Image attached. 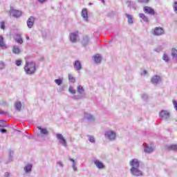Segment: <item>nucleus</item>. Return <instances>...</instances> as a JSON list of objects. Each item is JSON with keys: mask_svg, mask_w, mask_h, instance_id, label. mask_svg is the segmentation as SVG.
<instances>
[{"mask_svg": "<svg viewBox=\"0 0 177 177\" xmlns=\"http://www.w3.org/2000/svg\"><path fill=\"white\" fill-rule=\"evenodd\" d=\"M0 132L1 133H6L7 131L5 129H0Z\"/></svg>", "mask_w": 177, "mask_h": 177, "instance_id": "37998d69", "label": "nucleus"}, {"mask_svg": "<svg viewBox=\"0 0 177 177\" xmlns=\"http://www.w3.org/2000/svg\"><path fill=\"white\" fill-rule=\"evenodd\" d=\"M173 9L175 13H177V1H174L173 3Z\"/></svg>", "mask_w": 177, "mask_h": 177, "instance_id": "c85d7f7f", "label": "nucleus"}, {"mask_svg": "<svg viewBox=\"0 0 177 177\" xmlns=\"http://www.w3.org/2000/svg\"><path fill=\"white\" fill-rule=\"evenodd\" d=\"M15 109H16L17 110H18L19 111H20L21 110V102H15Z\"/></svg>", "mask_w": 177, "mask_h": 177, "instance_id": "bb28decb", "label": "nucleus"}, {"mask_svg": "<svg viewBox=\"0 0 177 177\" xmlns=\"http://www.w3.org/2000/svg\"><path fill=\"white\" fill-rule=\"evenodd\" d=\"M164 48H162V46H159L156 48L154 49L155 52H161Z\"/></svg>", "mask_w": 177, "mask_h": 177, "instance_id": "f704fd0d", "label": "nucleus"}, {"mask_svg": "<svg viewBox=\"0 0 177 177\" xmlns=\"http://www.w3.org/2000/svg\"><path fill=\"white\" fill-rule=\"evenodd\" d=\"M77 92V93H82V92H84V87H82V86H78Z\"/></svg>", "mask_w": 177, "mask_h": 177, "instance_id": "7c9ffc66", "label": "nucleus"}, {"mask_svg": "<svg viewBox=\"0 0 177 177\" xmlns=\"http://www.w3.org/2000/svg\"><path fill=\"white\" fill-rule=\"evenodd\" d=\"M69 39L71 42H73V44L78 42V40L80 39V37L78 36V32L70 33Z\"/></svg>", "mask_w": 177, "mask_h": 177, "instance_id": "f03ea898", "label": "nucleus"}, {"mask_svg": "<svg viewBox=\"0 0 177 177\" xmlns=\"http://www.w3.org/2000/svg\"><path fill=\"white\" fill-rule=\"evenodd\" d=\"M68 92H70V93H72V95H75V90H74V88H73V86H70L68 88Z\"/></svg>", "mask_w": 177, "mask_h": 177, "instance_id": "473e14b6", "label": "nucleus"}, {"mask_svg": "<svg viewBox=\"0 0 177 177\" xmlns=\"http://www.w3.org/2000/svg\"><path fill=\"white\" fill-rule=\"evenodd\" d=\"M81 44L84 46H86L87 45L89 44V38L88 37V36H84L82 37V41H81Z\"/></svg>", "mask_w": 177, "mask_h": 177, "instance_id": "4468645a", "label": "nucleus"}, {"mask_svg": "<svg viewBox=\"0 0 177 177\" xmlns=\"http://www.w3.org/2000/svg\"><path fill=\"white\" fill-rule=\"evenodd\" d=\"M105 136L106 138H108L109 140H114V139L117 138V134H115V132L113 131H109L105 133Z\"/></svg>", "mask_w": 177, "mask_h": 177, "instance_id": "423d86ee", "label": "nucleus"}, {"mask_svg": "<svg viewBox=\"0 0 177 177\" xmlns=\"http://www.w3.org/2000/svg\"><path fill=\"white\" fill-rule=\"evenodd\" d=\"M37 129H39L41 135H44L45 136H48L49 135V131L46 128H41V127H37Z\"/></svg>", "mask_w": 177, "mask_h": 177, "instance_id": "2eb2a0df", "label": "nucleus"}, {"mask_svg": "<svg viewBox=\"0 0 177 177\" xmlns=\"http://www.w3.org/2000/svg\"><path fill=\"white\" fill-rule=\"evenodd\" d=\"M35 21V19L33 17H29V19L27 21V26L28 27V28H32Z\"/></svg>", "mask_w": 177, "mask_h": 177, "instance_id": "1a4fd4ad", "label": "nucleus"}, {"mask_svg": "<svg viewBox=\"0 0 177 177\" xmlns=\"http://www.w3.org/2000/svg\"><path fill=\"white\" fill-rule=\"evenodd\" d=\"M11 10V15L12 16H13V17H20V16H21V11L20 10H17L15 9H10Z\"/></svg>", "mask_w": 177, "mask_h": 177, "instance_id": "6e6552de", "label": "nucleus"}, {"mask_svg": "<svg viewBox=\"0 0 177 177\" xmlns=\"http://www.w3.org/2000/svg\"><path fill=\"white\" fill-rule=\"evenodd\" d=\"M102 1V3H104V0H100Z\"/></svg>", "mask_w": 177, "mask_h": 177, "instance_id": "864d4df0", "label": "nucleus"}, {"mask_svg": "<svg viewBox=\"0 0 177 177\" xmlns=\"http://www.w3.org/2000/svg\"><path fill=\"white\" fill-rule=\"evenodd\" d=\"M160 81H161V77L160 76H158V75L153 76L151 79V82H152V84H154L156 85H157V84H158V82Z\"/></svg>", "mask_w": 177, "mask_h": 177, "instance_id": "f8f14e48", "label": "nucleus"}, {"mask_svg": "<svg viewBox=\"0 0 177 177\" xmlns=\"http://www.w3.org/2000/svg\"><path fill=\"white\" fill-rule=\"evenodd\" d=\"M153 35L160 37V35H162V34H164V29L162 28L156 27L153 30Z\"/></svg>", "mask_w": 177, "mask_h": 177, "instance_id": "0eeeda50", "label": "nucleus"}, {"mask_svg": "<svg viewBox=\"0 0 177 177\" xmlns=\"http://www.w3.org/2000/svg\"><path fill=\"white\" fill-rule=\"evenodd\" d=\"M139 17L143 20L145 23H149V18L147 16H145V14L143 13H140L139 14Z\"/></svg>", "mask_w": 177, "mask_h": 177, "instance_id": "412c9836", "label": "nucleus"}, {"mask_svg": "<svg viewBox=\"0 0 177 177\" xmlns=\"http://www.w3.org/2000/svg\"><path fill=\"white\" fill-rule=\"evenodd\" d=\"M130 172L133 175V176H136V177L143 176V171H140L139 168L130 169Z\"/></svg>", "mask_w": 177, "mask_h": 177, "instance_id": "f257e3e1", "label": "nucleus"}, {"mask_svg": "<svg viewBox=\"0 0 177 177\" xmlns=\"http://www.w3.org/2000/svg\"><path fill=\"white\" fill-rule=\"evenodd\" d=\"M31 169H32V165L28 164L24 167V171L26 172H31Z\"/></svg>", "mask_w": 177, "mask_h": 177, "instance_id": "a878e982", "label": "nucleus"}, {"mask_svg": "<svg viewBox=\"0 0 177 177\" xmlns=\"http://www.w3.org/2000/svg\"><path fill=\"white\" fill-rule=\"evenodd\" d=\"M125 16L127 18L128 24H133V16H132L129 14H126Z\"/></svg>", "mask_w": 177, "mask_h": 177, "instance_id": "a211bd4d", "label": "nucleus"}, {"mask_svg": "<svg viewBox=\"0 0 177 177\" xmlns=\"http://www.w3.org/2000/svg\"><path fill=\"white\" fill-rule=\"evenodd\" d=\"M14 39L15 42H17V44H23V38L21 37V35L17 34L14 37Z\"/></svg>", "mask_w": 177, "mask_h": 177, "instance_id": "dca6fc26", "label": "nucleus"}, {"mask_svg": "<svg viewBox=\"0 0 177 177\" xmlns=\"http://www.w3.org/2000/svg\"><path fill=\"white\" fill-rule=\"evenodd\" d=\"M94 62H95V63H100V62H102V56L100 54H97L94 56Z\"/></svg>", "mask_w": 177, "mask_h": 177, "instance_id": "4be33fe9", "label": "nucleus"}, {"mask_svg": "<svg viewBox=\"0 0 177 177\" xmlns=\"http://www.w3.org/2000/svg\"><path fill=\"white\" fill-rule=\"evenodd\" d=\"M59 165H60L61 167H63V164H62V162H58Z\"/></svg>", "mask_w": 177, "mask_h": 177, "instance_id": "09e8293b", "label": "nucleus"}, {"mask_svg": "<svg viewBox=\"0 0 177 177\" xmlns=\"http://www.w3.org/2000/svg\"><path fill=\"white\" fill-rule=\"evenodd\" d=\"M171 57L172 59L174 60V62H175L176 63H177V50L175 48H171Z\"/></svg>", "mask_w": 177, "mask_h": 177, "instance_id": "9d476101", "label": "nucleus"}, {"mask_svg": "<svg viewBox=\"0 0 177 177\" xmlns=\"http://www.w3.org/2000/svg\"><path fill=\"white\" fill-rule=\"evenodd\" d=\"M149 0H138L140 3H149Z\"/></svg>", "mask_w": 177, "mask_h": 177, "instance_id": "ea45409f", "label": "nucleus"}, {"mask_svg": "<svg viewBox=\"0 0 177 177\" xmlns=\"http://www.w3.org/2000/svg\"><path fill=\"white\" fill-rule=\"evenodd\" d=\"M26 39H27V41L30 40V37L27 36Z\"/></svg>", "mask_w": 177, "mask_h": 177, "instance_id": "8fccbe9b", "label": "nucleus"}, {"mask_svg": "<svg viewBox=\"0 0 177 177\" xmlns=\"http://www.w3.org/2000/svg\"><path fill=\"white\" fill-rule=\"evenodd\" d=\"M25 71L26 74H34L35 72V67H27Z\"/></svg>", "mask_w": 177, "mask_h": 177, "instance_id": "6ab92c4d", "label": "nucleus"}, {"mask_svg": "<svg viewBox=\"0 0 177 177\" xmlns=\"http://www.w3.org/2000/svg\"><path fill=\"white\" fill-rule=\"evenodd\" d=\"M162 60L166 62V63H168V62H169V56H168L167 53H164L162 55Z\"/></svg>", "mask_w": 177, "mask_h": 177, "instance_id": "cd10ccee", "label": "nucleus"}, {"mask_svg": "<svg viewBox=\"0 0 177 177\" xmlns=\"http://www.w3.org/2000/svg\"><path fill=\"white\" fill-rule=\"evenodd\" d=\"M55 84H57V85L60 86L62 85V84L63 83V80H60V79H56L55 80Z\"/></svg>", "mask_w": 177, "mask_h": 177, "instance_id": "c9c22d12", "label": "nucleus"}, {"mask_svg": "<svg viewBox=\"0 0 177 177\" xmlns=\"http://www.w3.org/2000/svg\"><path fill=\"white\" fill-rule=\"evenodd\" d=\"M57 139L59 140L61 145H63L64 146H66V142L64 139V137H63V135L62 134H57Z\"/></svg>", "mask_w": 177, "mask_h": 177, "instance_id": "9b49d317", "label": "nucleus"}, {"mask_svg": "<svg viewBox=\"0 0 177 177\" xmlns=\"http://www.w3.org/2000/svg\"><path fill=\"white\" fill-rule=\"evenodd\" d=\"M81 68H82L81 67H78L77 71H80V70H81Z\"/></svg>", "mask_w": 177, "mask_h": 177, "instance_id": "3c124183", "label": "nucleus"}, {"mask_svg": "<svg viewBox=\"0 0 177 177\" xmlns=\"http://www.w3.org/2000/svg\"><path fill=\"white\" fill-rule=\"evenodd\" d=\"M89 140L91 143H95V138L93 136L89 137Z\"/></svg>", "mask_w": 177, "mask_h": 177, "instance_id": "79ce46f5", "label": "nucleus"}, {"mask_svg": "<svg viewBox=\"0 0 177 177\" xmlns=\"http://www.w3.org/2000/svg\"><path fill=\"white\" fill-rule=\"evenodd\" d=\"M0 48L3 49H6V44L3 42V37L0 36Z\"/></svg>", "mask_w": 177, "mask_h": 177, "instance_id": "b1692460", "label": "nucleus"}, {"mask_svg": "<svg viewBox=\"0 0 177 177\" xmlns=\"http://www.w3.org/2000/svg\"><path fill=\"white\" fill-rule=\"evenodd\" d=\"M12 52L15 55H19V53H20V48H19L17 46H14L12 47Z\"/></svg>", "mask_w": 177, "mask_h": 177, "instance_id": "393cba45", "label": "nucleus"}, {"mask_svg": "<svg viewBox=\"0 0 177 177\" xmlns=\"http://www.w3.org/2000/svg\"><path fill=\"white\" fill-rule=\"evenodd\" d=\"M25 67H35L34 61H26Z\"/></svg>", "mask_w": 177, "mask_h": 177, "instance_id": "5701e85b", "label": "nucleus"}, {"mask_svg": "<svg viewBox=\"0 0 177 177\" xmlns=\"http://www.w3.org/2000/svg\"><path fill=\"white\" fill-rule=\"evenodd\" d=\"M144 150H145V153H152L153 148L149 147H146Z\"/></svg>", "mask_w": 177, "mask_h": 177, "instance_id": "2f4dec72", "label": "nucleus"}, {"mask_svg": "<svg viewBox=\"0 0 177 177\" xmlns=\"http://www.w3.org/2000/svg\"><path fill=\"white\" fill-rule=\"evenodd\" d=\"M127 5L129 8H131V6L135 5V2L131 1H127Z\"/></svg>", "mask_w": 177, "mask_h": 177, "instance_id": "72a5a7b5", "label": "nucleus"}, {"mask_svg": "<svg viewBox=\"0 0 177 177\" xmlns=\"http://www.w3.org/2000/svg\"><path fill=\"white\" fill-rule=\"evenodd\" d=\"M82 17H83L84 21H88V10L86 8H84L82 10Z\"/></svg>", "mask_w": 177, "mask_h": 177, "instance_id": "ddd939ff", "label": "nucleus"}, {"mask_svg": "<svg viewBox=\"0 0 177 177\" xmlns=\"http://www.w3.org/2000/svg\"><path fill=\"white\" fill-rule=\"evenodd\" d=\"M170 115H171V114L167 111L162 110L159 113L160 118H163L165 120H168V118H169Z\"/></svg>", "mask_w": 177, "mask_h": 177, "instance_id": "20e7f679", "label": "nucleus"}, {"mask_svg": "<svg viewBox=\"0 0 177 177\" xmlns=\"http://www.w3.org/2000/svg\"><path fill=\"white\" fill-rule=\"evenodd\" d=\"M167 150L171 151L173 150V151H177V145L173 144L167 147Z\"/></svg>", "mask_w": 177, "mask_h": 177, "instance_id": "aec40b11", "label": "nucleus"}, {"mask_svg": "<svg viewBox=\"0 0 177 177\" xmlns=\"http://www.w3.org/2000/svg\"><path fill=\"white\" fill-rule=\"evenodd\" d=\"M21 63H22V61L20 60V59L17 60V61L15 62V64H16V66H21Z\"/></svg>", "mask_w": 177, "mask_h": 177, "instance_id": "58836bf2", "label": "nucleus"}, {"mask_svg": "<svg viewBox=\"0 0 177 177\" xmlns=\"http://www.w3.org/2000/svg\"><path fill=\"white\" fill-rule=\"evenodd\" d=\"M173 104H174V109H175V110H176V111H177V102H176V100H173Z\"/></svg>", "mask_w": 177, "mask_h": 177, "instance_id": "a19ab883", "label": "nucleus"}, {"mask_svg": "<svg viewBox=\"0 0 177 177\" xmlns=\"http://www.w3.org/2000/svg\"><path fill=\"white\" fill-rule=\"evenodd\" d=\"M40 3H44V2H46L47 0H38Z\"/></svg>", "mask_w": 177, "mask_h": 177, "instance_id": "49530a36", "label": "nucleus"}, {"mask_svg": "<svg viewBox=\"0 0 177 177\" xmlns=\"http://www.w3.org/2000/svg\"><path fill=\"white\" fill-rule=\"evenodd\" d=\"M142 74H144V75L147 74V71H144L142 72Z\"/></svg>", "mask_w": 177, "mask_h": 177, "instance_id": "de8ad7c7", "label": "nucleus"}, {"mask_svg": "<svg viewBox=\"0 0 177 177\" xmlns=\"http://www.w3.org/2000/svg\"><path fill=\"white\" fill-rule=\"evenodd\" d=\"M143 11L147 15H151V16H154L156 15V12L154 11V9L149 6H145L143 8Z\"/></svg>", "mask_w": 177, "mask_h": 177, "instance_id": "39448f33", "label": "nucleus"}, {"mask_svg": "<svg viewBox=\"0 0 177 177\" xmlns=\"http://www.w3.org/2000/svg\"><path fill=\"white\" fill-rule=\"evenodd\" d=\"M94 164L99 169H103L104 168V165L100 160L94 161Z\"/></svg>", "mask_w": 177, "mask_h": 177, "instance_id": "f3484780", "label": "nucleus"}, {"mask_svg": "<svg viewBox=\"0 0 177 177\" xmlns=\"http://www.w3.org/2000/svg\"><path fill=\"white\" fill-rule=\"evenodd\" d=\"M74 67H81V62L77 60L74 63Z\"/></svg>", "mask_w": 177, "mask_h": 177, "instance_id": "e433bc0d", "label": "nucleus"}, {"mask_svg": "<svg viewBox=\"0 0 177 177\" xmlns=\"http://www.w3.org/2000/svg\"><path fill=\"white\" fill-rule=\"evenodd\" d=\"M6 175H7V176H9V173H6Z\"/></svg>", "mask_w": 177, "mask_h": 177, "instance_id": "5fc2aeb1", "label": "nucleus"}, {"mask_svg": "<svg viewBox=\"0 0 177 177\" xmlns=\"http://www.w3.org/2000/svg\"><path fill=\"white\" fill-rule=\"evenodd\" d=\"M129 165L131 167L130 169L139 168L140 167V163L138 159L134 158L129 162Z\"/></svg>", "mask_w": 177, "mask_h": 177, "instance_id": "7ed1b4c3", "label": "nucleus"}, {"mask_svg": "<svg viewBox=\"0 0 177 177\" xmlns=\"http://www.w3.org/2000/svg\"><path fill=\"white\" fill-rule=\"evenodd\" d=\"M0 28L5 30V21H2L0 22Z\"/></svg>", "mask_w": 177, "mask_h": 177, "instance_id": "4c0bfd02", "label": "nucleus"}, {"mask_svg": "<svg viewBox=\"0 0 177 177\" xmlns=\"http://www.w3.org/2000/svg\"><path fill=\"white\" fill-rule=\"evenodd\" d=\"M70 161H72V162H74L73 159H70Z\"/></svg>", "mask_w": 177, "mask_h": 177, "instance_id": "603ef678", "label": "nucleus"}, {"mask_svg": "<svg viewBox=\"0 0 177 177\" xmlns=\"http://www.w3.org/2000/svg\"><path fill=\"white\" fill-rule=\"evenodd\" d=\"M6 122L3 120H0V127H3V123H5Z\"/></svg>", "mask_w": 177, "mask_h": 177, "instance_id": "a18cd8bd", "label": "nucleus"}, {"mask_svg": "<svg viewBox=\"0 0 177 177\" xmlns=\"http://www.w3.org/2000/svg\"><path fill=\"white\" fill-rule=\"evenodd\" d=\"M5 66H6L5 65V63H3L2 61H0V67H5Z\"/></svg>", "mask_w": 177, "mask_h": 177, "instance_id": "c03bdc74", "label": "nucleus"}, {"mask_svg": "<svg viewBox=\"0 0 177 177\" xmlns=\"http://www.w3.org/2000/svg\"><path fill=\"white\" fill-rule=\"evenodd\" d=\"M68 80L71 82H73V83L75 82V77H73V75L71 74L68 75Z\"/></svg>", "mask_w": 177, "mask_h": 177, "instance_id": "c756f323", "label": "nucleus"}]
</instances>
